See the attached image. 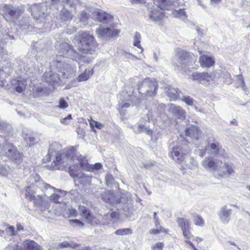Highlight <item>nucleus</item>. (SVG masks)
<instances>
[{
	"label": "nucleus",
	"mask_w": 250,
	"mask_h": 250,
	"mask_svg": "<svg viewBox=\"0 0 250 250\" xmlns=\"http://www.w3.org/2000/svg\"><path fill=\"white\" fill-rule=\"evenodd\" d=\"M98 38H107L110 37V28H98L96 29Z\"/></svg>",
	"instance_id": "obj_28"
},
{
	"label": "nucleus",
	"mask_w": 250,
	"mask_h": 250,
	"mask_svg": "<svg viewBox=\"0 0 250 250\" xmlns=\"http://www.w3.org/2000/svg\"><path fill=\"white\" fill-rule=\"evenodd\" d=\"M181 151L179 147H173L169 153V156L178 164H182L185 159L184 153Z\"/></svg>",
	"instance_id": "obj_20"
},
{
	"label": "nucleus",
	"mask_w": 250,
	"mask_h": 250,
	"mask_svg": "<svg viewBox=\"0 0 250 250\" xmlns=\"http://www.w3.org/2000/svg\"><path fill=\"white\" fill-rule=\"evenodd\" d=\"M91 166L92 167V171L91 172H94V170H99L102 167V164L99 163H96L94 165Z\"/></svg>",
	"instance_id": "obj_56"
},
{
	"label": "nucleus",
	"mask_w": 250,
	"mask_h": 250,
	"mask_svg": "<svg viewBox=\"0 0 250 250\" xmlns=\"http://www.w3.org/2000/svg\"><path fill=\"white\" fill-rule=\"evenodd\" d=\"M237 77L238 79L240 81L241 83L242 84L243 88H244V87L246 86V85L245 84L242 75L241 74L238 75H237Z\"/></svg>",
	"instance_id": "obj_58"
},
{
	"label": "nucleus",
	"mask_w": 250,
	"mask_h": 250,
	"mask_svg": "<svg viewBox=\"0 0 250 250\" xmlns=\"http://www.w3.org/2000/svg\"><path fill=\"white\" fill-rule=\"evenodd\" d=\"M79 211L82 217L87 223L92 225L100 224V220L95 217L91 211L86 207L83 206H80Z\"/></svg>",
	"instance_id": "obj_10"
},
{
	"label": "nucleus",
	"mask_w": 250,
	"mask_h": 250,
	"mask_svg": "<svg viewBox=\"0 0 250 250\" xmlns=\"http://www.w3.org/2000/svg\"><path fill=\"white\" fill-rule=\"evenodd\" d=\"M110 218H111V222H115L119 218V214L115 211H110L109 214Z\"/></svg>",
	"instance_id": "obj_47"
},
{
	"label": "nucleus",
	"mask_w": 250,
	"mask_h": 250,
	"mask_svg": "<svg viewBox=\"0 0 250 250\" xmlns=\"http://www.w3.org/2000/svg\"><path fill=\"white\" fill-rule=\"evenodd\" d=\"M23 230V227L21 224L17 225V231Z\"/></svg>",
	"instance_id": "obj_64"
},
{
	"label": "nucleus",
	"mask_w": 250,
	"mask_h": 250,
	"mask_svg": "<svg viewBox=\"0 0 250 250\" xmlns=\"http://www.w3.org/2000/svg\"><path fill=\"white\" fill-rule=\"evenodd\" d=\"M12 130L11 126L5 123H0V133L3 137L10 135Z\"/></svg>",
	"instance_id": "obj_26"
},
{
	"label": "nucleus",
	"mask_w": 250,
	"mask_h": 250,
	"mask_svg": "<svg viewBox=\"0 0 250 250\" xmlns=\"http://www.w3.org/2000/svg\"><path fill=\"white\" fill-rule=\"evenodd\" d=\"M158 86V83L155 80L146 78L139 85V92L143 98L153 97L157 94Z\"/></svg>",
	"instance_id": "obj_5"
},
{
	"label": "nucleus",
	"mask_w": 250,
	"mask_h": 250,
	"mask_svg": "<svg viewBox=\"0 0 250 250\" xmlns=\"http://www.w3.org/2000/svg\"><path fill=\"white\" fill-rule=\"evenodd\" d=\"M232 209L228 208L226 205L221 207L217 214L221 222L224 224H228L230 220Z\"/></svg>",
	"instance_id": "obj_16"
},
{
	"label": "nucleus",
	"mask_w": 250,
	"mask_h": 250,
	"mask_svg": "<svg viewBox=\"0 0 250 250\" xmlns=\"http://www.w3.org/2000/svg\"><path fill=\"white\" fill-rule=\"evenodd\" d=\"M26 84L22 82H19L17 86L15 87V90L18 93H21L25 88Z\"/></svg>",
	"instance_id": "obj_40"
},
{
	"label": "nucleus",
	"mask_w": 250,
	"mask_h": 250,
	"mask_svg": "<svg viewBox=\"0 0 250 250\" xmlns=\"http://www.w3.org/2000/svg\"><path fill=\"white\" fill-rule=\"evenodd\" d=\"M222 162L218 160H214L211 157H208L202 161V165L206 169L211 170H219Z\"/></svg>",
	"instance_id": "obj_15"
},
{
	"label": "nucleus",
	"mask_w": 250,
	"mask_h": 250,
	"mask_svg": "<svg viewBox=\"0 0 250 250\" xmlns=\"http://www.w3.org/2000/svg\"><path fill=\"white\" fill-rule=\"evenodd\" d=\"M141 35L138 32H136L134 38L133 45L141 49V52L144 50L143 48L141 47Z\"/></svg>",
	"instance_id": "obj_33"
},
{
	"label": "nucleus",
	"mask_w": 250,
	"mask_h": 250,
	"mask_svg": "<svg viewBox=\"0 0 250 250\" xmlns=\"http://www.w3.org/2000/svg\"><path fill=\"white\" fill-rule=\"evenodd\" d=\"M75 151L74 147L72 146L70 148L64 149L62 153H60L54 151L51 147H50L48 154L44 160L50 161L52 157L55 156V160L53 159L54 165L52 164L50 166V168L52 170L60 169L59 165L62 164L64 167H69L70 175L72 177H75L77 175L74 172L73 167L75 163Z\"/></svg>",
	"instance_id": "obj_2"
},
{
	"label": "nucleus",
	"mask_w": 250,
	"mask_h": 250,
	"mask_svg": "<svg viewBox=\"0 0 250 250\" xmlns=\"http://www.w3.org/2000/svg\"><path fill=\"white\" fill-rule=\"evenodd\" d=\"M182 101L185 102L188 105L190 106L194 105V101L193 98H191L189 96H183Z\"/></svg>",
	"instance_id": "obj_37"
},
{
	"label": "nucleus",
	"mask_w": 250,
	"mask_h": 250,
	"mask_svg": "<svg viewBox=\"0 0 250 250\" xmlns=\"http://www.w3.org/2000/svg\"><path fill=\"white\" fill-rule=\"evenodd\" d=\"M168 111L175 118L174 121L175 125L178 124V121L177 120H183L186 118L185 110L179 106L171 104L169 105Z\"/></svg>",
	"instance_id": "obj_13"
},
{
	"label": "nucleus",
	"mask_w": 250,
	"mask_h": 250,
	"mask_svg": "<svg viewBox=\"0 0 250 250\" xmlns=\"http://www.w3.org/2000/svg\"><path fill=\"white\" fill-rule=\"evenodd\" d=\"M71 222L72 223H75L76 225L81 227H83L84 226L83 223L78 219H73L71 220Z\"/></svg>",
	"instance_id": "obj_57"
},
{
	"label": "nucleus",
	"mask_w": 250,
	"mask_h": 250,
	"mask_svg": "<svg viewBox=\"0 0 250 250\" xmlns=\"http://www.w3.org/2000/svg\"><path fill=\"white\" fill-rule=\"evenodd\" d=\"M82 175H83V178L85 177L87 179V184L89 185H90L91 177L86 176L84 174H83Z\"/></svg>",
	"instance_id": "obj_63"
},
{
	"label": "nucleus",
	"mask_w": 250,
	"mask_h": 250,
	"mask_svg": "<svg viewBox=\"0 0 250 250\" xmlns=\"http://www.w3.org/2000/svg\"><path fill=\"white\" fill-rule=\"evenodd\" d=\"M224 165L226 169H227V172L228 175H230L233 172V165L232 163L226 162Z\"/></svg>",
	"instance_id": "obj_41"
},
{
	"label": "nucleus",
	"mask_w": 250,
	"mask_h": 250,
	"mask_svg": "<svg viewBox=\"0 0 250 250\" xmlns=\"http://www.w3.org/2000/svg\"><path fill=\"white\" fill-rule=\"evenodd\" d=\"M191 77L193 80L198 81L205 84H209L213 79L212 76L207 72H194L192 74Z\"/></svg>",
	"instance_id": "obj_17"
},
{
	"label": "nucleus",
	"mask_w": 250,
	"mask_h": 250,
	"mask_svg": "<svg viewBox=\"0 0 250 250\" xmlns=\"http://www.w3.org/2000/svg\"><path fill=\"white\" fill-rule=\"evenodd\" d=\"M59 75L60 74L49 71L48 72L45 73L43 76V79L49 84L54 85L55 84H58L61 80V77Z\"/></svg>",
	"instance_id": "obj_19"
},
{
	"label": "nucleus",
	"mask_w": 250,
	"mask_h": 250,
	"mask_svg": "<svg viewBox=\"0 0 250 250\" xmlns=\"http://www.w3.org/2000/svg\"><path fill=\"white\" fill-rule=\"evenodd\" d=\"M177 223L179 226L181 228L182 230L188 229L190 227V222L184 218H178Z\"/></svg>",
	"instance_id": "obj_30"
},
{
	"label": "nucleus",
	"mask_w": 250,
	"mask_h": 250,
	"mask_svg": "<svg viewBox=\"0 0 250 250\" xmlns=\"http://www.w3.org/2000/svg\"><path fill=\"white\" fill-rule=\"evenodd\" d=\"M154 3L156 7H153L151 9L149 18L155 21H161L164 17L162 10L172 9V6L175 4L170 0H154Z\"/></svg>",
	"instance_id": "obj_4"
},
{
	"label": "nucleus",
	"mask_w": 250,
	"mask_h": 250,
	"mask_svg": "<svg viewBox=\"0 0 250 250\" xmlns=\"http://www.w3.org/2000/svg\"><path fill=\"white\" fill-rule=\"evenodd\" d=\"M6 250H25L21 247L19 246L18 243L16 242H13L10 243L6 248Z\"/></svg>",
	"instance_id": "obj_36"
},
{
	"label": "nucleus",
	"mask_w": 250,
	"mask_h": 250,
	"mask_svg": "<svg viewBox=\"0 0 250 250\" xmlns=\"http://www.w3.org/2000/svg\"><path fill=\"white\" fill-rule=\"evenodd\" d=\"M173 14L176 17L179 18L181 19L184 20L187 17L186 13L183 9H179L178 10H175Z\"/></svg>",
	"instance_id": "obj_35"
},
{
	"label": "nucleus",
	"mask_w": 250,
	"mask_h": 250,
	"mask_svg": "<svg viewBox=\"0 0 250 250\" xmlns=\"http://www.w3.org/2000/svg\"><path fill=\"white\" fill-rule=\"evenodd\" d=\"M31 15L34 19L43 21L47 16V4L46 3L35 4L31 7Z\"/></svg>",
	"instance_id": "obj_8"
},
{
	"label": "nucleus",
	"mask_w": 250,
	"mask_h": 250,
	"mask_svg": "<svg viewBox=\"0 0 250 250\" xmlns=\"http://www.w3.org/2000/svg\"><path fill=\"white\" fill-rule=\"evenodd\" d=\"M166 92L167 95L169 97L170 101H175L177 100L179 96L178 90L170 86L166 88Z\"/></svg>",
	"instance_id": "obj_25"
},
{
	"label": "nucleus",
	"mask_w": 250,
	"mask_h": 250,
	"mask_svg": "<svg viewBox=\"0 0 250 250\" xmlns=\"http://www.w3.org/2000/svg\"><path fill=\"white\" fill-rule=\"evenodd\" d=\"M59 53L56 55L52 62L53 66H55L58 72L61 74L63 78H68L75 72V67L66 62L65 58H71L72 60L77 61V58L83 62H89L85 56H80L78 53L71 48L66 42H63L59 46Z\"/></svg>",
	"instance_id": "obj_1"
},
{
	"label": "nucleus",
	"mask_w": 250,
	"mask_h": 250,
	"mask_svg": "<svg viewBox=\"0 0 250 250\" xmlns=\"http://www.w3.org/2000/svg\"><path fill=\"white\" fill-rule=\"evenodd\" d=\"M78 0H50L51 4L52 6L58 7L61 5L63 6L60 13V18L62 22L70 21L73 18V14L70 11L66 9L64 6L68 5L71 7Z\"/></svg>",
	"instance_id": "obj_6"
},
{
	"label": "nucleus",
	"mask_w": 250,
	"mask_h": 250,
	"mask_svg": "<svg viewBox=\"0 0 250 250\" xmlns=\"http://www.w3.org/2000/svg\"><path fill=\"white\" fill-rule=\"evenodd\" d=\"M151 234H156L160 233L161 232H166V229L161 226H159L156 229H152L150 230Z\"/></svg>",
	"instance_id": "obj_44"
},
{
	"label": "nucleus",
	"mask_w": 250,
	"mask_h": 250,
	"mask_svg": "<svg viewBox=\"0 0 250 250\" xmlns=\"http://www.w3.org/2000/svg\"><path fill=\"white\" fill-rule=\"evenodd\" d=\"M5 231L10 236H14L17 234V231L15 230V228L12 226L7 228Z\"/></svg>",
	"instance_id": "obj_38"
},
{
	"label": "nucleus",
	"mask_w": 250,
	"mask_h": 250,
	"mask_svg": "<svg viewBox=\"0 0 250 250\" xmlns=\"http://www.w3.org/2000/svg\"><path fill=\"white\" fill-rule=\"evenodd\" d=\"M132 128L136 133L145 132L148 135H152L153 133L151 129L148 128L144 125H135L132 127Z\"/></svg>",
	"instance_id": "obj_24"
},
{
	"label": "nucleus",
	"mask_w": 250,
	"mask_h": 250,
	"mask_svg": "<svg viewBox=\"0 0 250 250\" xmlns=\"http://www.w3.org/2000/svg\"><path fill=\"white\" fill-rule=\"evenodd\" d=\"M68 246H69V244L68 243H67V242H63V243H60L58 245V247L60 248H67Z\"/></svg>",
	"instance_id": "obj_61"
},
{
	"label": "nucleus",
	"mask_w": 250,
	"mask_h": 250,
	"mask_svg": "<svg viewBox=\"0 0 250 250\" xmlns=\"http://www.w3.org/2000/svg\"><path fill=\"white\" fill-rule=\"evenodd\" d=\"M132 233V229L129 228L119 229L116 230L115 232V234L117 235H125L131 234Z\"/></svg>",
	"instance_id": "obj_34"
},
{
	"label": "nucleus",
	"mask_w": 250,
	"mask_h": 250,
	"mask_svg": "<svg viewBox=\"0 0 250 250\" xmlns=\"http://www.w3.org/2000/svg\"><path fill=\"white\" fill-rule=\"evenodd\" d=\"M72 118L71 115L68 114L67 117L61 119L60 122L62 124L67 125L70 123V121L72 120Z\"/></svg>",
	"instance_id": "obj_45"
},
{
	"label": "nucleus",
	"mask_w": 250,
	"mask_h": 250,
	"mask_svg": "<svg viewBox=\"0 0 250 250\" xmlns=\"http://www.w3.org/2000/svg\"><path fill=\"white\" fill-rule=\"evenodd\" d=\"M8 171L6 166L0 165V175L5 176L8 174Z\"/></svg>",
	"instance_id": "obj_48"
},
{
	"label": "nucleus",
	"mask_w": 250,
	"mask_h": 250,
	"mask_svg": "<svg viewBox=\"0 0 250 250\" xmlns=\"http://www.w3.org/2000/svg\"><path fill=\"white\" fill-rule=\"evenodd\" d=\"M75 167L78 170L92 171V167L88 164L87 159L82 155H80L79 157L75 156V163L73 167L74 169Z\"/></svg>",
	"instance_id": "obj_14"
},
{
	"label": "nucleus",
	"mask_w": 250,
	"mask_h": 250,
	"mask_svg": "<svg viewBox=\"0 0 250 250\" xmlns=\"http://www.w3.org/2000/svg\"><path fill=\"white\" fill-rule=\"evenodd\" d=\"M109 214H110V211H108L107 213L105 214L104 215V217L106 220H107L106 222L108 223L111 222V218H110Z\"/></svg>",
	"instance_id": "obj_60"
},
{
	"label": "nucleus",
	"mask_w": 250,
	"mask_h": 250,
	"mask_svg": "<svg viewBox=\"0 0 250 250\" xmlns=\"http://www.w3.org/2000/svg\"><path fill=\"white\" fill-rule=\"evenodd\" d=\"M76 31V27L71 25H68L66 30V32L68 34H72Z\"/></svg>",
	"instance_id": "obj_52"
},
{
	"label": "nucleus",
	"mask_w": 250,
	"mask_h": 250,
	"mask_svg": "<svg viewBox=\"0 0 250 250\" xmlns=\"http://www.w3.org/2000/svg\"><path fill=\"white\" fill-rule=\"evenodd\" d=\"M194 223L197 226H202L204 221L203 218L199 215L196 216L193 219Z\"/></svg>",
	"instance_id": "obj_39"
},
{
	"label": "nucleus",
	"mask_w": 250,
	"mask_h": 250,
	"mask_svg": "<svg viewBox=\"0 0 250 250\" xmlns=\"http://www.w3.org/2000/svg\"><path fill=\"white\" fill-rule=\"evenodd\" d=\"M58 107L61 109H65L68 107V104L63 98H61Z\"/></svg>",
	"instance_id": "obj_42"
},
{
	"label": "nucleus",
	"mask_w": 250,
	"mask_h": 250,
	"mask_svg": "<svg viewBox=\"0 0 250 250\" xmlns=\"http://www.w3.org/2000/svg\"><path fill=\"white\" fill-rule=\"evenodd\" d=\"M123 55L125 58L127 59H130L132 60L136 59V57L134 55L129 53H127L126 52H125L123 54Z\"/></svg>",
	"instance_id": "obj_54"
},
{
	"label": "nucleus",
	"mask_w": 250,
	"mask_h": 250,
	"mask_svg": "<svg viewBox=\"0 0 250 250\" xmlns=\"http://www.w3.org/2000/svg\"><path fill=\"white\" fill-rule=\"evenodd\" d=\"M68 214H69V216L75 217L77 215V211L76 210L72 208H69L68 209Z\"/></svg>",
	"instance_id": "obj_53"
},
{
	"label": "nucleus",
	"mask_w": 250,
	"mask_h": 250,
	"mask_svg": "<svg viewBox=\"0 0 250 250\" xmlns=\"http://www.w3.org/2000/svg\"><path fill=\"white\" fill-rule=\"evenodd\" d=\"M97 16L98 21L103 23H108L113 18V17L110 14L101 11L97 12Z\"/></svg>",
	"instance_id": "obj_23"
},
{
	"label": "nucleus",
	"mask_w": 250,
	"mask_h": 250,
	"mask_svg": "<svg viewBox=\"0 0 250 250\" xmlns=\"http://www.w3.org/2000/svg\"><path fill=\"white\" fill-rule=\"evenodd\" d=\"M24 249L27 250H36L38 249L39 245L32 240H26L23 242Z\"/></svg>",
	"instance_id": "obj_29"
},
{
	"label": "nucleus",
	"mask_w": 250,
	"mask_h": 250,
	"mask_svg": "<svg viewBox=\"0 0 250 250\" xmlns=\"http://www.w3.org/2000/svg\"><path fill=\"white\" fill-rule=\"evenodd\" d=\"M188 53L183 50L179 49L177 52V57L181 63H185L184 62L188 59Z\"/></svg>",
	"instance_id": "obj_32"
},
{
	"label": "nucleus",
	"mask_w": 250,
	"mask_h": 250,
	"mask_svg": "<svg viewBox=\"0 0 250 250\" xmlns=\"http://www.w3.org/2000/svg\"><path fill=\"white\" fill-rule=\"evenodd\" d=\"M90 125L91 128L96 127L99 129H100L102 126V124L93 120L91 121V122H90Z\"/></svg>",
	"instance_id": "obj_51"
},
{
	"label": "nucleus",
	"mask_w": 250,
	"mask_h": 250,
	"mask_svg": "<svg viewBox=\"0 0 250 250\" xmlns=\"http://www.w3.org/2000/svg\"><path fill=\"white\" fill-rule=\"evenodd\" d=\"M25 139L27 141L28 140L30 142V144L33 143L35 141V138L33 137H25Z\"/></svg>",
	"instance_id": "obj_62"
},
{
	"label": "nucleus",
	"mask_w": 250,
	"mask_h": 250,
	"mask_svg": "<svg viewBox=\"0 0 250 250\" xmlns=\"http://www.w3.org/2000/svg\"><path fill=\"white\" fill-rule=\"evenodd\" d=\"M184 236L188 240L191 237H193L190 231V227L182 230Z\"/></svg>",
	"instance_id": "obj_43"
},
{
	"label": "nucleus",
	"mask_w": 250,
	"mask_h": 250,
	"mask_svg": "<svg viewBox=\"0 0 250 250\" xmlns=\"http://www.w3.org/2000/svg\"><path fill=\"white\" fill-rule=\"evenodd\" d=\"M4 10L5 12L4 18L7 21L15 22L21 15L22 11L17 7L11 5H5Z\"/></svg>",
	"instance_id": "obj_9"
},
{
	"label": "nucleus",
	"mask_w": 250,
	"mask_h": 250,
	"mask_svg": "<svg viewBox=\"0 0 250 250\" xmlns=\"http://www.w3.org/2000/svg\"><path fill=\"white\" fill-rule=\"evenodd\" d=\"M43 187L45 189L49 188L53 189L54 192L49 196L50 200L54 203H59L62 201L64 196L66 195V192L59 189H56L49 184H43Z\"/></svg>",
	"instance_id": "obj_12"
},
{
	"label": "nucleus",
	"mask_w": 250,
	"mask_h": 250,
	"mask_svg": "<svg viewBox=\"0 0 250 250\" xmlns=\"http://www.w3.org/2000/svg\"><path fill=\"white\" fill-rule=\"evenodd\" d=\"M79 38L77 46L83 53L92 54V52H95L97 49L98 44L93 35L89 32H79Z\"/></svg>",
	"instance_id": "obj_3"
},
{
	"label": "nucleus",
	"mask_w": 250,
	"mask_h": 250,
	"mask_svg": "<svg viewBox=\"0 0 250 250\" xmlns=\"http://www.w3.org/2000/svg\"><path fill=\"white\" fill-rule=\"evenodd\" d=\"M164 246L163 243L157 242L152 247V250H162Z\"/></svg>",
	"instance_id": "obj_46"
},
{
	"label": "nucleus",
	"mask_w": 250,
	"mask_h": 250,
	"mask_svg": "<svg viewBox=\"0 0 250 250\" xmlns=\"http://www.w3.org/2000/svg\"><path fill=\"white\" fill-rule=\"evenodd\" d=\"M209 151L210 153L214 155L221 157L223 158H227L228 155L225 150L219 145L218 143H212L209 145Z\"/></svg>",
	"instance_id": "obj_18"
},
{
	"label": "nucleus",
	"mask_w": 250,
	"mask_h": 250,
	"mask_svg": "<svg viewBox=\"0 0 250 250\" xmlns=\"http://www.w3.org/2000/svg\"><path fill=\"white\" fill-rule=\"evenodd\" d=\"M130 106V104L125 103L123 104L122 103H119L118 106V109L121 111L124 108H127Z\"/></svg>",
	"instance_id": "obj_50"
},
{
	"label": "nucleus",
	"mask_w": 250,
	"mask_h": 250,
	"mask_svg": "<svg viewBox=\"0 0 250 250\" xmlns=\"http://www.w3.org/2000/svg\"><path fill=\"white\" fill-rule=\"evenodd\" d=\"M199 62L203 67H210L214 63V60L211 56L204 55L200 57Z\"/></svg>",
	"instance_id": "obj_22"
},
{
	"label": "nucleus",
	"mask_w": 250,
	"mask_h": 250,
	"mask_svg": "<svg viewBox=\"0 0 250 250\" xmlns=\"http://www.w3.org/2000/svg\"><path fill=\"white\" fill-rule=\"evenodd\" d=\"M93 69H85L83 73L79 75L77 78V81L79 82L87 81L93 75Z\"/></svg>",
	"instance_id": "obj_27"
},
{
	"label": "nucleus",
	"mask_w": 250,
	"mask_h": 250,
	"mask_svg": "<svg viewBox=\"0 0 250 250\" xmlns=\"http://www.w3.org/2000/svg\"><path fill=\"white\" fill-rule=\"evenodd\" d=\"M224 78H225L227 80L228 79V80L227 81L228 84L231 83H232V80L230 78V75L229 73H226L224 74Z\"/></svg>",
	"instance_id": "obj_59"
},
{
	"label": "nucleus",
	"mask_w": 250,
	"mask_h": 250,
	"mask_svg": "<svg viewBox=\"0 0 250 250\" xmlns=\"http://www.w3.org/2000/svg\"><path fill=\"white\" fill-rule=\"evenodd\" d=\"M0 148L3 151L2 153L5 154L15 164L20 165L22 162V155L12 144L6 142Z\"/></svg>",
	"instance_id": "obj_7"
},
{
	"label": "nucleus",
	"mask_w": 250,
	"mask_h": 250,
	"mask_svg": "<svg viewBox=\"0 0 250 250\" xmlns=\"http://www.w3.org/2000/svg\"><path fill=\"white\" fill-rule=\"evenodd\" d=\"M30 187L28 186L25 189V196L30 200H33L34 204L37 206H41L43 209L48 208L49 205L44 201L45 198L43 196L38 195L37 196L32 195L30 193Z\"/></svg>",
	"instance_id": "obj_11"
},
{
	"label": "nucleus",
	"mask_w": 250,
	"mask_h": 250,
	"mask_svg": "<svg viewBox=\"0 0 250 250\" xmlns=\"http://www.w3.org/2000/svg\"><path fill=\"white\" fill-rule=\"evenodd\" d=\"M119 30L110 28V37L116 36L119 34Z\"/></svg>",
	"instance_id": "obj_55"
},
{
	"label": "nucleus",
	"mask_w": 250,
	"mask_h": 250,
	"mask_svg": "<svg viewBox=\"0 0 250 250\" xmlns=\"http://www.w3.org/2000/svg\"><path fill=\"white\" fill-rule=\"evenodd\" d=\"M200 132V129L198 127L192 125L186 128L185 135L197 140L199 138V133Z\"/></svg>",
	"instance_id": "obj_21"
},
{
	"label": "nucleus",
	"mask_w": 250,
	"mask_h": 250,
	"mask_svg": "<svg viewBox=\"0 0 250 250\" xmlns=\"http://www.w3.org/2000/svg\"><path fill=\"white\" fill-rule=\"evenodd\" d=\"M106 182L107 186H111L114 181V179L112 175H107L105 177Z\"/></svg>",
	"instance_id": "obj_49"
},
{
	"label": "nucleus",
	"mask_w": 250,
	"mask_h": 250,
	"mask_svg": "<svg viewBox=\"0 0 250 250\" xmlns=\"http://www.w3.org/2000/svg\"><path fill=\"white\" fill-rule=\"evenodd\" d=\"M89 14H87L83 11L82 12L79 18V21L81 23L80 26L81 27H83V26H84L88 24L87 21L89 19Z\"/></svg>",
	"instance_id": "obj_31"
}]
</instances>
